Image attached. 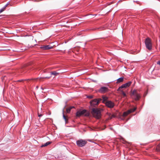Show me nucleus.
I'll list each match as a JSON object with an SVG mask.
<instances>
[{
  "instance_id": "obj_27",
  "label": "nucleus",
  "mask_w": 160,
  "mask_h": 160,
  "mask_svg": "<svg viewBox=\"0 0 160 160\" xmlns=\"http://www.w3.org/2000/svg\"><path fill=\"white\" fill-rule=\"evenodd\" d=\"M46 92V90H45V91H44L43 92Z\"/></svg>"
},
{
  "instance_id": "obj_2",
  "label": "nucleus",
  "mask_w": 160,
  "mask_h": 160,
  "mask_svg": "<svg viewBox=\"0 0 160 160\" xmlns=\"http://www.w3.org/2000/svg\"><path fill=\"white\" fill-rule=\"evenodd\" d=\"M145 42L146 48L149 50H151L152 48V44L150 39L149 38H147Z\"/></svg>"
},
{
  "instance_id": "obj_28",
  "label": "nucleus",
  "mask_w": 160,
  "mask_h": 160,
  "mask_svg": "<svg viewBox=\"0 0 160 160\" xmlns=\"http://www.w3.org/2000/svg\"><path fill=\"white\" fill-rule=\"evenodd\" d=\"M41 89H42V90H44V89H43V88H41Z\"/></svg>"
},
{
  "instance_id": "obj_20",
  "label": "nucleus",
  "mask_w": 160,
  "mask_h": 160,
  "mask_svg": "<svg viewBox=\"0 0 160 160\" xmlns=\"http://www.w3.org/2000/svg\"><path fill=\"white\" fill-rule=\"evenodd\" d=\"M63 118L65 120L66 122H67V118H66V117L64 115V113H63Z\"/></svg>"
},
{
  "instance_id": "obj_4",
  "label": "nucleus",
  "mask_w": 160,
  "mask_h": 160,
  "mask_svg": "<svg viewBox=\"0 0 160 160\" xmlns=\"http://www.w3.org/2000/svg\"><path fill=\"white\" fill-rule=\"evenodd\" d=\"M132 83V82L131 81H129L124 84H122L121 87H119L118 89V90L121 91V90L123 88H127L128 87L131 85Z\"/></svg>"
},
{
  "instance_id": "obj_21",
  "label": "nucleus",
  "mask_w": 160,
  "mask_h": 160,
  "mask_svg": "<svg viewBox=\"0 0 160 160\" xmlns=\"http://www.w3.org/2000/svg\"><path fill=\"white\" fill-rule=\"evenodd\" d=\"M121 91L122 92V94L124 96H126V94L122 90V89L121 90V91Z\"/></svg>"
},
{
  "instance_id": "obj_18",
  "label": "nucleus",
  "mask_w": 160,
  "mask_h": 160,
  "mask_svg": "<svg viewBox=\"0 0 160 160\" xmlns=\"http://www.w3.org/2000/svg\"><path fill=\"white\" fill-rule=\"evenodd\" d=\"M51 74L56 76L58 74V73L56 72H51Z\"/></svg>"
},
{
  "instance_id": "obj_9",
  "label": "nucleus",
  "mask_w": 160,
  "mask_h": 160,
  "mask_svg": "<svg viewBox=\"0 0 160 160\" xmlns=\"http://www.w3.org/2000/svg\"><path fill=\"white\" fill-rule=\"evenodd\" d=\"M106 104L108 107L110 108H113L114 105V103L111 101H108L106 102Z\"/></svg>"
},
{
  "instance_id": "obj_19",
  "label": "nucleus",
  "mask_w": 160,
  "mask_h": 160,
  "mask_svg": "<svg viewBox=\"0 0 160 160\" xmlns=\"http://www.w3.org/2000/svg\"><path fill=\"white\" fill-rule=\"evenodd\" d=\"M76 116H77V117H80V116L81 115H82V113H80L79 114H78V112H77L76 113Z\"/></svg>"
},
{
  "instance_id": "obj_10",
  "label": "nucleus",
  "mask_w": 160,
  "mask_h": 160,
  "mask_svg": "<svg viewBox=\"0 0 160 160\" xmlns=\"http://www.w3.org/2000/svg\"><path fill=\"white\" fill-rule=\"evenodd\" d=\"M52 48L53 47L50 45L41 47V49H42L43 50H48Z\"/></svg>"
},
{
  "instance_id": "obj_14",
  "label": "nucleus",
  "mask_w": 160,
  "mask_h": 160,
  "mask_svg": "<svg viewBox=\"0 0 160 160\" xmlns=\"http://www.w3.org/2000/svg\"><path fill=\"white\" fill-rule=\"evenodd\" d=\"M51 142H46V143H44V144H42L41 146V147H42L46 146H48V145L51 144Z\"/></svg>"
},
{
  "instance_id": "obj_24",
  "label": "nucleus",
  "mask_w": 160,
  "mask_h": 160,
  "mask_svg": "<svg viewBox=\"0 0 160 160\" xmlns=\"http://www.w3.org/2000/svg\"><path fill=\"white\" fill-rule=\"evenodd\" d=\"M114 117V115H112V117H111V118H112Z\"/></svg>"
},
{
  "instance_id": "obj_15",
  "label": "nucleus",
  "mask_w": 160,
  "mask_h": 160,
  "mask_svg": "<svg viewBox=\"0 0 160 160\" xmlns=\"http://www.w3.org/2000/svg\"><path fill=\"white\" fill-rule=\"evenodd\" d=\"M73 108H74V107H69V108H67L66 109L67 112L68 113L70 112L71 109Z\"/></svg>"
},
{
  "instance_id": "obj_13",
  "label": "nucleus",
  "mask_w": 160,
  "mask_h": 160,
  "mask_svg": "<svg viewBox=\"0 0 160 160\" xmlns=\"http://www.w3.org/2000/svg\"><path fill=\"white\" fill-rule=\"evenodd\" d=\"M9 4V2H8L7 4H6L2 8H1L0 10V13H1L2 12H3L5 9L6 7L8 6V5Z\"/></svg>"
},
{
  "instance_id": "obj_17",
  "label": "nucleus",
  "mask_w": 160,
  "mask_h": 160,
  "mask_svg": "<svg viewBox=\"0 0 160 160\" xmlns=\"http://www.w3.org/2000/svg\"><path fill=\"white\" fill-rule=\"evenodd\" d=\"M156 149L158 152H160V143L157 147Z\"/></svg>"
},
{
  "instance_id": "obj_26",
  "label": "nucleus",
  "mask_w": 160,
  "mask_h": 160,
  "mask_svg": "<svg viewBox=\"0 0 160 160\" xmlns=\"http://www.w3.org/2000/svg\"><path fill=\"white\" fill-rule=\"evenodd\" d=\"M89 98H92V96H90V97H89Z\"/></svg>"
},
{
  "instance_id": "obj_22",
  "label": "nucleus",
  "mask_w": 160,
  "mask_h": 160,
  "mask_svg": "<svg viewBox=\"0 0 160 160\" xmlns=\"http://www.w3.org/2000/svg\"><path fill=\"white\" fill-rule=\"evenodd\" d=\"M157 63L160 65V61L157 62Z\"/></svg>"
},
{
  "instance_id": "obj_11",
  "label": "nucleus",
  "mask_w": 160,
  "mask_h": 160,
  "mask_svg": "<svg viewBox=\"0 0 160 160\" xmlns=\"http://www.w3.org/2000/svg\"><path fill=\"white\" fill-rule=\"evenodd\" d=\"M108 91V88L106 87H102L99 90V92L101 93H103Z\"/></svg>"
},
{
  "instance_id": "obj_12",
  "label": "nucleus",
  "mask_w": 160,
  "mask_h": 160,
  "mask_svg": "<svg viewBox=\"0 0 160 160\" xmlns=\"http://www.w3.org/2000/svg\"><path fill=\"white\" fill-rule=\"evenodd\" d=\"M123 79L124 78L123 77H122L118 78L117 80V83H118L122 82L123 81Z\"/></svg>"
},
{
  "instance_id": "obj_3",
  "label": "nucleus",
  "mask_w": 160,
  "mask_h": 160,
  "mask_svg": "<svg viewBox=\"0 0 160 160\" xmlns=\"http://www.w3.org/2000/svg\"><path fill=\"white\" fill-rule=\"evenodd\" d=\"M131 95L133 96L136 100H138L140 98L139 94L138 93L137 91L136 90H133L132 92Z\"/></svg>"
},
{
  "instance_id": "obj_6",
  "label": "nucleus",
  "mask_w": 160,
  "mask_h": 160,
  "mask_svg": "<svg viewBox=\"0 0 160 160\" xmlns=\"http://www.w3.org/2000/svg\"><path fill=\"white\" fill-rule=\"evenodd\" d=\"M102 99H99L98 100L97 99H94L91 101V105L93 107H94L95 105H97L98 104L99 102L101 101Z\"/></svg>"
},
{
  "instance_id": "obj_7",
  "label": "nucleus",
  "mask_w": 160,
  "mask_h": 160,
  "mask_svg": "<svg viewBox=\"0 0 160 160\" xmlns=\"http://www.w3.org/2000/svg\"><path fill=\"white\" fill-rule=\"evenodd\" d=\"M80 113H82V115L85 116H88L89 115V113L87 111L85 110H79L78 111V114H79Z\"/></svg>"
},
{
  "instance_id": "obj_29",
  "label": "nucleus",
  "mask_w": 160,
  "mask_h": 160,
  "mask_svg": "<svg viewBox=\"0 0 160 160\" xmlns=\"http://www.w3.org/2000/svg\"><path fill=\"white\" fill-rule=\"evenodd\" d=\"M40 116H41V117L42 116V115L41 114Z\"/></svg>"
},
{
  "instance_id": "obj_30",
  "label": "nucleus",
  "mask_w": 160,
  "mask_h": 160,
  "mask_svg": "<svg viewBox=\"0 0 160 160\" xmlns=\"http://www.w3.org/2000/svg\"><path fill=\"white\" fill-rule=\"evenodd\" d=\"M41 96L42 97V95H41L40 97H41Z\"/></svg>"
},
{
  "instance_id": "obj_23",
  "label": "nucleus",
  "mask_w": 160,
  "mask_h": 160,
  "mask_svg": "<svg viewBox=\"0 0 160 160\" xmlns=\"http://www.w3.org/2000/svg\"><path fill=\"white\" fill-rule=\"evenodd\" d=\"M38 115L39 117H40V114H39V112H38Z\"/></svg>"
},
{
  "instance_id": "obj_1",
  "label": "nucleus",
  "mask_w": 160,
  "mask_h": 160,
  "mask_svg": "<svg viewBox=\"0 0 160 160\" xmlns=\"http://www.w3.org/2000/svg\"><path fill=\"white\" fill-rule=\"evenodd\" d=\"M92 113L93 116L97 119H99L101 117V112L98 108H93L92 109Z\"/></svg>"
},
{
  "instance_id": "obj_5",
  "label": "nucleus",
  "mask_w": 160,
  "mask_h": 160,
  "mask_svg": "<svg viewBox=\"0 0 160 160\" xmlns=\"http://www.w3.org/2000/svg\"><path fill=\"white\" fill-rule=\"evenodd\" d=\"M87 142L85 140H80L77 141V145L80 147L83 146Z\"/></svg>"
},
{
  "instance_id": "obj_8",
  "label": "nucleus",
  "mask_w": 160,
  "mask_h": 160,
  "mask_svg": "<svg viewBox=\"0 0 160 160\" xmlns=\"http://www.w3.org/2000/svg\"><path fill=\"white\" fill-rule=\"evenodd\" d=\"M136 108H134L128 110L127 111L123 113L122 115L123 117H125L128 115L130 113L134 112L136 109Z\"/></svg>"
},
{
  "instance_id": "obj_16",
  "label": "nucleus",
  "mask_w": 160,
  "mask_h": 160,
  "mask_svg": "<svg viewBox=\"0 0 160 160\" xmlns=\"http://www.w3.org/2000/svg\"><path fill=\"white\" fill-rule=\"evenodd\" d=\"M102 98L103 99L102 102H105L108 99L107 97L105 96H103Z\"/></svg>"
},
{
  "instance_id": "obj_25",
  "label": "nucleus",
  "mask_w": 160,
  "mask_h": 160,
  "mask_svg": "<svg viewBox=\"0 0 160 160\" xmlns=\"http://www.w3.org/2000/svg\"><path fill=\"white\" fill-rule=\"evenodd\" d=\"M39 87L38 86H37L36 87V88L38 89V88Z\"/></svg>"
}]
</instances>
